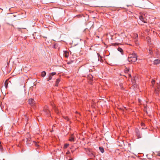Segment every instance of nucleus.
I'll return each mask as SVG.
<instances>
[{
    "label": "nucleus",
    "instance_id": "2",
    "mask_svg": "<svg viewBox=\"0 0 160 160\" xmlns=\"http://www.w3.org/2000/svg\"><path fill=\"white\" fill-rule=\"evenodd\" d=\"M135 132L138 138H140L142 137V135L138 129H135Z\"/></svg>",
    "mask_w": 160,
    "mask_h": 160
},
{
    "label": "nucleus",
    "instance_id": "23",
    "mask_svg": "<svg viewBox=\"0 0 160 160\" xmlns=\"http://www.w3.org/2000/svg\"><path fill=\"white\" fill-rule=\"evenodd\" d=\"M64 118L65 119L67 120V121L69 120V118L65 116Z\"/></svg>",
    "mask_w": 160,
    "mask_h": 160
},
{
    "label": "nucleus",
    "instance_id": "28",
    "mask_svg": "<svg viewBox=\"0 0 160 160\" xmlns=\"http://www.w3.org/2000/svg\"><path fill=\"white\" fill-rule=\"evenodd\" d=\"M119 85H120V87L122 88V83H120L119 84Z\"/></svg>",
    "mask_w": 160,
    "mask_h": 160
},
{
    "label": "nucleus",
    "instance_id": "12",
    "mask_svg": "<svg viewBox=\"0 0 160 160\" xmlns=\"http://www.w3.org/2000/svg\"><path fill=\"white\" fill-rule=\"evenodd\" d=\"M149 53L152 55H153V50L152 48H149Z\"/></svg>",
    "mask_w": 160,
    "mask_h": 160
},
{
    "label": "nucleus",
    "instance_id": "29",
    "mask_svg": "<svg viewBox=\"0 0 160 160\" xmlns=\"http://www.w3.org/2000/svg\"><path fill=\"white\" fill-rule=\"evenodd\" d=\"M68 160H72V159H70Z\"/></svg>",
    "mask_w": 160,
    "mask_h": 160
},
{
    "label": "nucleus",
    "instance_id": "1",
    "mask_svg": "<svg viewBox=\"0 0 160 160\" xmlns=\"http://www.w3.org/2000/svg\"><path fill=\"white\" fill-rule=\"evenodd\" d=\"M137 59V56L134 53H133L132 54L129 55L128 58V61L131 62H136Z\"/></svg>",
    "mask_w": 160,
    "mask_h": 160
},
{
    "label": "nucleus",
    "instance_id": "3",
    "mask_svg": "<svg viewBox=\"0 0 160 160\" xmlns=\"http://www.w3.org/2000/svg\"><path fill=\"white\" fill-rule=\"evenodd\" d=\"M124 72L126 74H128L127 76L126 75H124L126 77H127L128 78H130L131 77V75L129 73V69L127 68H126L124 70Z\"/></svg>",
    "mask_w": 160,
    "mask_h": 160
},
{
    "label": "nucleus",
    "instance_id": "24",
    "mask_svg": "<svg viewBox=\"0 0 160 160\" xmlns=\"http://www.w3.org/2000/svg\"><path fill=\"white\" fill-rule=\"evenodd\" d=\"M35 145L37 147H38L39 146V145H38V143L36 142H35Z\"/></svg>",
    "mask_w": 160,
    "mask_h": 160
},
{
    "label": "nucleus",
    "instance_id": "33",
    "mask_svg": "<svg viewBox=\"0 0 160 160\" xmlns=\"http://www.w3.org/2000/svg\"><path fill=\"white\" fill-rule=\"evenodd\" d=\"M13 16L14 17H15V16L14 15H13Z\"/></svg>",
    "mask_w": 160,
    "mask_h": 160
},
{
    "label": "nucleus",
    "instance_id": "11",
    "mask_svg": "<svg viewBox=\"0 0 160 160\" xmlns=\"http://www.w3.org/2000/svg\"><path fill=\"white\" fill-rule=\"evenodd\" d=\"M118 50L122 54H123V50L122 48L119 47L118 48Z\"/></svg>",
    "mask_w": 160,
    "mask_h": 160
},
{
    "label": "nucleus",
    "instance_id": "4",
    "mask_svg": "<svg viewBox=\"0 0 160 160\" xmlns=\"http://www.w3.org/2000/svg\"><path fill=\"white\" fill-rule=\"evenodd\" d=\"M29 104L32 107L35 105V101L33 99H30L28 100Z\"/></svg>",
    "mask_w": 160,
    "mask_h": 160
},
{
    "label": "nucleus",
    "instance_id": "22",
    "mask_svg": "<svg viewBox=\"0 0 160 160\" xmlns=\"http://www.w3.org/2000/svg\"><path fill=\"white\" fill-rule=\"evenodd\" d=\"M56 73V72H52V73H50V74L51 76H53V75H55Z\"/></svg>",
    "mask_w": 160,
    "mask_h": 160
},
{
    "label": "nucleus",
    "instance_id": "5",
    "mask_svg": "<svg viewBox=\"0 0 160 160\" xmlns=\"http://www.w3.org/2000/svg\"><path fill=\"white\" fill-rule=\"evenodd\" d=\"M160 63V59H157L153 61V64L154 65L158 64Z\"/></svg>",
    "mask_w": 160,
    "mask_h": 160
},
{
    "label": "nucleus",
    "instance_id": "26",
    "mask_svg": "<svg viewBox=\"0 0 160 160\" xmlns=\"http://www.w3.org/2000/svg\"><path fill=\"white\" fill-rule=\"evenodd\" d=\"M156 56L157 57H158V52H156Z\"/></svg>",
    "mask_w": 160,
    "mask_h": 160
},
{
    "label": "nucleus",
    "instance_id": "19",
    "mask_svg": "<svg viewBox=\"0 0 160 160\" xmlns=\"http://www.w3.org/2000/svg\"><path fill=\"white\" fill-rule=\"evenodd\" d=\"M4 84L5 87H6V88H7V87H8V84L7 81H6L5 82Z\"/></svg>",
    "mask_w": 160,
    "mask_h": 160
},
{
    "label": "nucleus",
    "instance_id": "13",
    "mask_svg": "<svg viewBox=\"0 0 160 160\" xmlns=\"http://www.w3.org/2000/svg\"><path fill=\"white\" fill-rule=\"evenodd\" d=\"M99 150L102 153H103L104 152L103 148L101 147H100L99 148Z\"/></svg>",
    "mask_w": 160,
    "mask_h": 160
},
{
    "label": "nucleus",
    "instance_id": "14",
    "mask_svg": "<svg viewBox=\"0 0 160 160\" xmlns=\"http://www.w3.org/2000/svg\"><path fill=\"white\" fill-rule=\"evenodd\" d=\"M46 75V72L45 71H43L41 73V76L42 77H44Z\"/></svg>",
    "mask_w": 160,
    "mask_h": 160
},
{
    "label": "nucleus",
    "instance_id": "20",
    "mask_svg": "<svg viewBox=\"0 0 160 160\" xmlns=\"http://www.w3.org/2000/svg\"><path fill=\"white\" fill-rule=\"evenodd\" d=\"M54 109L56 113H57V114L59 113V112L58 110L56 107L54 108Z\"/></svg>",
    "mask_w": 160,
    "mask_h": 160
},
{
    "label": "nucleus",
    "instance_id": "16",
    "mask_svg": "<svg viewBox=\"0 0 160 160\" xmlns=\"http://www.w3.org/2000/svg\"><path fill=\"white\" fill-rule=\"evenodd\" d=\"M69 145V144L68 143H66L64 144V149L67 148Z\"/></svg>",
    "mask_w": 160,
    "mask_h": 160
},
{
    "label": "nucleus",
    "instance_id": "6",
    "mask_svg": "<svg viewBox=\"0 0 160 160\" xmlns=\"http://www.w3.org/2000/svg\"><path fill=\"white\" fill-rule=\"evenodd\" d=\"M139 18L140 20L142 21L144 23H147L145 18L142 16H140L139 17Z\"/></svg>",
    "mask_w": 160,
    "mask_h": 160
},
{
    "label": "nucleus",
    "instance_id": "17",
    "mask_svg": "<svg viewBox=\"0 0 160 160\" xmlns=\"http://www.w3.org/2000/svg\"><path fill=\"white\" fill-rule=\"evenodd\" d=\"M119 43H114L112 44V45H113V46H117L119 45Z\"/></svg>",
    "mask_w": 160,
    "mask_h": 160
},
{
    "label": "nucleus",
    "instance_id": "32",
    "mask_svg": "<svg viewBox=\"0 0 160 160\" xmlns=\"http://www.w3.org/2000/svg\"><path fill=\"white\" fill-rule=\"evenodd\" d=\"M48 112H50V111H49V110H48Z\"/></svg>",
    "mask_w": 160,
    "mask_h": 160
},
{
    "label": "nucleus",
    "instance_id": "27",
    "mask_svg": "<svg viewBox=\"0 0 160 160\" xmlns=\"http://www.w3.org/2000/svg\"><path fill=\"white\" fill-rule=\"evenodd\" d=\"M141 125L142 126H144L145 125V124L143 123H141Z\"/></svg>",
    "mask_w": 160,
    "mask_h": 160
},
{
    "label": "nucleus",
    "instance_id": "21",
    "mask_svg": "<svg viewBox=\"0 0 160 160\" xmlns=\"http://www.w3.org/2000/svg\"><path fill=\"white\" fill-rule=\"evenodd\" d=\"M155 82V80H152V84L153 87L154 86V84Z\"/></svg>",
    "mask_w": 160,
    "mask_h": 160
},
{
    "label": "nucleus",
    "instance_id": "8",
    "mask_svg": "<svg viewBox=\"0 0 160 160\" xmlns=\"http://www.w3.org/2000/svg\"><path fill=\"white\" fill-rule=\"evenodd\" d=\"M75 138V137L73 135H72L70 138L69 141L71 142H74Z\"/></svg>",
    "mask_w": 160,
    "mask_h": 160
},
{
    "label": "nucleus",
    "instance_id": "9",
    "mask_svg": "<svg viewBox=\"0 0 160 160\" xmlns=\"http://www.w3.org/2000/svg\"><path fill=\"white\" fill-rule=\"evenodd\" d=\"M60 79L59 78H58V79H57L56 81V83H55V86H58V84L59 83V82H60Z\"/></svg>",
    "mask_w": 160,
    "mask_h": 160
},
{
    "label": "nucleus",
    "instance_id": "25",
    "mask_svg": "<svg viewBox=\"0 0 160 160\" xmlns=\"http://www.w3.org/2000/svg\"><path fill=\"white\" fill-rule=\"evenodd\" d=\"M156 155H157L158 156H160V152H157L156 153Z\"/></svg>",
    "mask_w": 160,
    "mask_h": 160
},
{
    "label": "nucleus",
    "instance_id": "18",
    "mask_svg": "<svg viewBox=\"0 0 160 160\" xmlns=\"http://www.w3.org/2000/svg\"><path fill=\"white\" fill-rule=\"evenodd\" d=\"M52 76H51L50 74H49V77L48 78V80L49 81L51 80L52 78Z\"/></svg>",
    "mask_w": 160,
    "mask_h": 160
},
{
    "label": "nucleus",
    "instance_id": "10",
    "mask_svg": "<svg viewBox=\"0 0 160 160\" xmlns=\"http://www.w3.org/2000/svg\"><path fill=\"white\" fill-rule=\"evenodd\" d=\"M27 135L28 137V138H26V139H27V142H29V141H30L31 140V138H30V135L29 134H27Z\"/></svg>",
    "mask_w": 160,
    "mask_h": 160
},
{
    "label": "nucleus",
    "instance_id": "7",
    "mask_svg": "<svg viewBox=\"0 0 160 160\" xmlns=\"http://www.w3.org/2000/svg\"><path fill=\"white\" fill-rule=\"evenodd\" d=\"M64 55L65 57L67 58L69 56V53L67 51H64Z\"/></svg>",
    "mask_w": 160,
    "mask_h": 160
},
{
    "label": "nucleus",
    "instance_id": "31",
    "mask_svg": "<svg viewBox=\"0 0 160 160\" xmlns=\"http://www.w3.org/2000/svg\"><path fill=\"white\" fill-rule=\"evenodd\" d=\"M0 148H1V146H0Z\"/></svg>",
    "mask_w": 160,
    "mask_h": 160
},
{
    "label": "nucleus",
    "instance_id": "30",
    "mask_svg": "<svg viewBox=\"0 0 160 160\" xmlns=\"http://www.w3.org/2000/svg\"><path fill=\"white\" fill-rule=\"evenodd\" d=\"M138 100H139V102H140V99H138Z\"/></svg>",
    "mask_w": 160,
    "mask_h": 160
},
{
    "label": "nucleus",
    "instance_id": "15",
    "mask_svg": "<svg viewBox=\"0 0 160 160\" xmlns=\"http://www.w3.org/2000/svg\"><path fill=\"white\" fill-rule=\"evenodd\" d=\"M58 47V45L56 43H54L52 47L55 48H56Z\"/></svg>",
    "mask_w": 160,
    "mask_h": 160
}]
</instances>
